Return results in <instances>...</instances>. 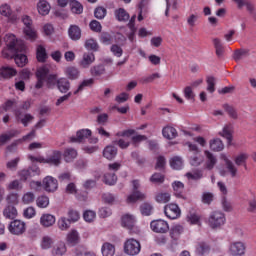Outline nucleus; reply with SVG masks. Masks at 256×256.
Here are the masks:
<instances>
[{"instance_id":"dca6fc26","label":"nucleus","mask_w":256,"mask_h":256,"mask_svg":"<svg viewBox=\"0 0 256 256\" xmlns=\"http://www.w3.org/2000/svg\"><path fill=\"white\" fill-rule=\"evenodd\" d=\"M68 35L72 41L81 39V28L77 25H71L68 29Z\"/></svg>"},{"instance_id":"37998d69","label":"nucleus","mask_w":256,"mask_h":256,"mask_svg":"<svg viewBox=\"0 0 256 256\" xmlns=\"http://www.w3.org/2000/svg\"><path fill=\"white\" fill-rule=\"evenodd\" d=\"M209 251H211V248L205 242L199 243L196 247V255H200V256L207 255Z\"/></svg>"},{"instance_id":"ddd939ff","label":"nucleus","mask_w":256,"mask_h":256,"mask_svg":"<svg viewBox=\"0 0 256 256\" xmlns=\"http://www.w3.org/2000/svg\"><path fill=\"white\" fill-rule=\"evenodd\" d=\"M232 3H235L237 9H243V7H246V11L250 13V15H253L255 13V4L251 0H231Z\"/></svg>"},{"instance_id":"5fc2aeb1","label":"nucleus","mask_w":256,"mask_h":256,"mask_svg":"<svg viewBox=\"0 0 256 256\" xmlns=\"http://www.w3.org/2000/svg\"><path fill=\"white\" fill-rule=\"evenodd\" d=\"M67 241L71 245H76V243L79 242V233L77 231L72 230L70 233L67 235Z\"/></svg>"},{"instance_id":"680f3d73","label":"nucleus","mask_w":256,"mask_h":256,"mask_svg":"<svg viewBox=\"0 0 256 256\" xmlns=\"http://www.w3.org/2000/svg\"><path fill=\"white\" fill-rule=\"evenodd\" d=\"M142 215L149 216L153 213V206L149 203H143L140 207Z\"/></svg>"},{"instance_id":"09e8293b","label":"nucleus","mask_w":256,"mask_h":256,"mask_svg":"<svg viewBox=\"0 0 256 256\" xmlns=\"http://www.w3.org/2000/svg\"><path fill=\"white\" fill-rule=\"evenodd\" d=\"M84 46L86 49H88V51H99V44L95 39L90 38L86 40Z\"/></svg>"},{"instance_id":"9b49d317","label":"nucleus","mask_w":256,"mask_h":256,"mask_svg":"<svg viewBox=\"0 0 256 256\" xmlns=\"http://www.w3.org/2000/svg\"><path fill=\"white\" fill-rule=\"evenodd\" d=\"M42 185L47 193H55L59 188V182L53 176H47L43 179Z\"/></svg>"},{"instance_id":"0e129e2a","label":"nucleus","mask_w":256,"mask_h":256,"mask_svg":"<svg viewBox=\"0 0 256 256\" xmlns=\"http://www.w3.org/2000/svg\"><path fill=\"white\" fill-rule=\"evenodd\" d=\"M165 165H167V160L164 158V156H158L156 159L155 169L163 171V169H165Z\"/></svg>"},{"instance_id":"3c124183","label":"nucleus","mask_w":256,"mask_h":256,"mask_svg":"<svg viewBox=\"0 0 256 256\" xmlns=\"http://www.w3.org/2000/svg\"><path fill=\"white\" fill-rule=\"evenodd\" d=\"M247 55H249V50L247 49L235 50L233 54V59L234 61H241V59H243V57H247Z\"/></svg>"},{"instance_id":"de8ad7c7","label":"nucleus","mask_w":256,"mask_h":256,"mask_svg":"<svg viewBox=\"0 0 256 256\" xmlns=\"http://www.w3.org/2000/svg\"><path fill=\"white\" fill-rule=\"evenodd\" d=\"M223 109L226 111V113H228L231 119H239V114L237 113V109H235V107L229 104H224Z\"/></svg>"},{"instance_id":"2f4dec72","label":"nucleus","mask_w":256,"mask_h":256,"mask_svg":"<svg viewBox=\"0 0 256 256\" xmlns=\"http://www.w3.org/2000/svg\"><path fill=\"white\" fill-rule=\"evenodd\" d=\"M162 135L165 139H175V137H177V129L171 126H166L162 130Z\"/></svg>"},{"instance_id":"72a5a7b5","label":"nucleus","mask_w":256,"mask_h":256,"mask_svg":"<svg viewBox=\"0 0 256 256\" xmlns=\"http://www.w3.org/2000/svg\"><path fill=\"white\" fill-rule=\"evenodd\" d=\"M247 159H249V154L240 153L234 158V163L238 167H241V165H244V167H247Z\"/></svg>"},{"instance_id":"052dcab7","label":"nucleus","mask_w":256,"mask_h":256,"mask_svg":"<svg viewBox=\"0 0 256 256\" xmlns=\"http://www.w3.org/2000/svg\"><path fill=\"white\" fill-rule=\"evenodd\" d=\"M35 201V194L33 192H27L22 197L24 205H31Z\"/></svg>"},{"instance_id":"4be33fe9","label":"nucleus","mask_w":256,"mask_h":256,"mask_svg":"<svg viewBox=\"0 0 256 256\" xmlns=\"http://www.w3.org/2000/svg\"><path fill=\"white\" fill-rule=\"evenodd\" d=\"M122 225L131 231L135 227V217L130 214L122 216Z\"/></svg>"},{"instance_id":"f03ea898","label":"nucleus","mask_w":256,"mask_h":256,"mask_svg":"<svg viewBox=\"0 0 256 256\" xmlns=\"http://www.w3.org/2000/svg\"><path fill=\"white\" fill-rule=\"evenodd\" d=\"M225 214L221 211H213L208 218V225L211 229H219L225 225Z\"/></svg>"},{"instance_id":"c756f323","label":"nucleus","mask_w":256,"mask_h":256,"mask_svg":"<svg viewBox=\"0 0 256 256\" xmlns=\"http://www.w3.org/2000/svg\"><path fill=\"white\" fill-rule=\"evenodd\" d=\"M16 119L22 123V125H24V127H27V125H29V123H31V121H33V119H35V117H33V115L31 114H21V113H16Z\"/></svg>"},{"instance_id":"7ed1b4c3","label":"nucleus","mask_w":256,"mask_h":256,"mask_svg":"<svg viewBox=\"0 0 256 256\" xmlns=\"http://www.w3.org/2000/svg\"><path fill=\"white\" fill-rule=\"evenodd\" d=\"M22 22L24 24V35L29 41H35L37 39V31L33 27V20L29 16H23Z\"/></svg>"},{"instance_id":"f704fd0d","label":"nucleus","mask_w":256,"mask_h":256,"mask_svg":"<svg viewBox=\"0 0 256 256\" xmlns=\"http://www.w3.org/2000/svg\"><path fill=\"white\" fill-rule=\"evenodd\" d=\"M63 157H64L66 163H71V161H73V159L77 158V150H75L73 148H68L64 151Z\"/></svg>"},{"instance_id":"1a4fd4ad","label":"nucleus","mask_w":256,"mask_h":256,"mask_svg":"<svg viewBox=\"0 0 256 256\" xmlns=\"http://www.w3.org/2000/svg\"><path fill=\"white\" fill-rule=\"evenodd\" d=\"M93 63H95V54L93 52H85L78 61V66L80 69H89Z\"/></svg>"},{"instance_id":"5701e85b","label":"nucleus","mask_w":256,"mask_h":256,"mask_svg":"<svg viewBox=\"0 0 256 256\" xmlns=\"http://www.w3.org/2000/svg\"><path fill=\"white\" fill-rule=\"evenodd\" d=\"M57 87L60 93H67L71 89V83L67 78H60L57 80Z\"/></svg>"},{"instance_id":"c85d7f7f","label":"nucleus","mask_w":256,"mask_h":256,"mask_svg":"<svg viewBox=\"0 0 256 256\" xmlns=\"http://www.w3.org/2000/svg\"><path fill=\"white\" fill-rule=\"evenodd\" d=\"M204 153H205L206 159H207L205 167H206V169L211 171V169H213V167H215V165H217V158L215 156H213L211 154V152H209V151H205Z\"/></svg>"},{"instance_id":"774afa93","label":"nucleus","mask_w":256,"mask_h":256,"mask_svg":"<svg viewBox=\"0 0 256 256\" xmlns=\"http://www.w3.org/2000/svg\"><path fill=\"white\" fill-rule=\"evenodd\" d=\"M150 181L151 183H164L165 181V176L161 173H154L151 177H150Z\"/></svg>"},{"instance_id":"c03bdc74","label":"nucleus","mask_w":256,"mask_h":256,"mask_svg":"<svg viewBox=\"0 0 256 256\" xmlns=\"http://www.w3.org/2000/svg\"><path fill=\"white\" fill-rule=\"evenodd\" d=\"M70 9L72 13H75L76 15H81V13H83V5L77 0L70 1Z\"/></svg>"},{"instance_id":"9d476101","label":"nucleus","mask_w":256,"mask_h":256,"mask_svg":"<svg viewBox=\"0 0 256 256\" xmlns=\"http://www.w3.org/2000/svg\"><path fill=\"white\" fill-rule=\"evenodd\" d=\"M63 161V152L59 150H54L52 153L46 158V164L51 165L53 167H59Z\"/></svg>"},{"instance_id":"423d86ee","label":"nucleus","mask_w":256,"mask_h":256,"mask_svg":"<svg viewBox=\"0 0 256 256\" xmlns=\"http://www.w3.org/2000/svg\"><path fill=\"white\" fill-rule=\"evenodd\" d=\"M124 251L126 255H139L141 251V244L135 239H129L124 244Z\"/></svg>"},{"instance_id":"8fccbe9b","label":"nucleus","mask_w":256,"mask_h":256,"mask_svg":"<svg viewBox=\"0 0 256 256\" xmlns=\"http://www.w3.org/2000/svg\"><path fill=\"white\" fill-rule=\"evenodd\" d=\"M186 177L192 181H199V179L203 178V172L201 170H195L193 172L186 173Z\"/></svg>"},{"instance_id":"6e6d98bb","label":"nucleus","mask_w":256,"mask_h":256,"mask_svg":"<svg viewBox=\"0 0 256 256\" xmlns=\"http://www.w3.org/2000/svg\"><path fill=\"white\" fill-rule=\"evenodd\" d=\"M71 225V222L69 221V219L62 217L58 220V228L61 231H67V229H69Z\"/></svg>"},{"instance_id":"39448f33","label":"nucleus","mask_w":256,"mask_h":256,"mask_svg":"<svg viewBox=\"0 0 256 256\" xmlns=\"http://www.w3.org/2000/svg\"><path fill=\"white\" fill-rule=\"evenodd\" d=\"M8 231L11 233V235H16L19 237L23 235L25 231H27V224L21 220H14L10 222Z\"/></svg>"},{"instance_id":"4c0bfd02","label":"nucleus","mask_w":256,"mask_h":256,"mask_svg":"<svg viewBox=\"0 0 256 256\" xmlns=\"http://www.w3.org/2000/svg\"><path fill=\"white\" fill-rule=\"evenodd\" d=\"M210 149L212 151H223V149H225V145H223V141H221V139L216 138L214 140L210 141Z\"/></svg>"},{"instance_id":"7c9ffc66","label":"nucleus","mask_w":256,"mask_h":256,"mask_svg":"<svg viewBox=\"0 0 256 256\" xmlns=\"http://www.w3.org/2000/svg\"><path fill=\"white\" fill-rule=\"evenodd\" d=\"M183 231H184L183 226L179 224L173 226L170 230L171 239H173L174 241H177L179 237H181Z\"/></svg>"},{"instance_id":"c9c22d12","label":"nucleus","mask_w":256,"mask_h":256,"mask_svg":"<svg viewBox=\"0 0 256 256\" xmlns=\"http://www.w3.org/2000/svg\"><path fill=\"white\" fill-rule=\"evenodd\" d=\"M232 133L233 127L231 125H226L223 128L222 133H220L222 137H225V139H227L229 145H231V141H233Z\"/></svg>"},{"instance_id":"a878e982","label":"nucleus","mask_w":256,"mask_h":256,"mask_svg":"<svg viewBox=\"0 0 256 256\" xmlns=\"http://www.w3.org/2000/svg\"><path fill=\"white\" fill-rule=\"evenodd\" d=\"M101 253L103 256H115V245L105 242L101 247Z\"/></svg>"},{"instance_id":"4d7b16f0","label":"nucleus","mask_w":256,"mask_h":256,"mask_svg":"<svg viewBox=\"0 0 256 256\" xmlns=\"http://www.w3.org/2000/svg\"><path fill=\"white\" fill-rule=\"evenodd\" d=\"M206 83H207V91L209 93H215V83H216L215 77L208 76L206 78Z\"/></svg>"},{"instance_id":"e2e57ef3","label":"nucleus","mask_w":256,"mask_h":256,"mask_svg":"<svg viewBox=\"0 0 256 256\" xmlns=\"http://www.w3.org/2000/svg\"><path fill=\"white\" fill-rule=\"evenodd\" d=\"M37 79L47 80L49 76V69L47 67H41L36 72Z\"/></svg>"},{"instance_id":"2eb2a0df","label":"nucleus","mask_w":256,"mask_h":256,"mask_svg":"<svg viewBox=\"0 0 256 256\" xmlns=\"http://www.w3.org/2000/svg\"><path fill=\"white\" fill-rule=\"evenodd\" d=\"M174 195L178 199H185V195H183V191H185V185L181 181H175L172 184Z\"/></svg>"},{"instance_id":"a19ab883","label":"nucleus","mask_w":256,"mask_h":256,"mask_svg":"<svg viewBox=\"0 0 256 256\" xmlns=\"http://www.w3.org/2000/svg\"><path fill=\"white\" fill-rule=\"evenodd\" d=\"M94 83H95V80L93 78L83 80L81 84L78 86V88L74 91V95L81 93V91H83L85 87H92Z\"/></svg>"},{"instance_id":"a211bd4d","label":"nucleus","mask_w":256,"mask_h":256,"mask_svg":"<svg viewBox=\"0 0 256 256\" xmlns=\"http://www.w3.org/2000/svg\"><path fill=\"white\" fill-rule=\"evenodd\" d=\"M40 225L42 227H53L55 225V217L52 214H43L40 217Z\"/></svg>"},{"instance_id":"412c9836","label":"nucleus","mask_w":256,"mask_h":256,"mask_svg":"<svg viewBox=\"0 0 256 256\" xmlns=\"http://www.w3.org/2000/svg\"><path fill=\"white\" fill-rule=\"evenodd\" d=\"M80 74H81V72H79V69L75 66L67 67L66 70H65V75L71 81H75V79H79Z\"/></svg>"},{"instance_id":"473e14b6","label":"nucleus","mask_w":256,"mask_h":256,"mask_svg":"<svg viewBox=\"0 0 256 256\" xmlns=\"http://www.w3.org/2000/svg\"><path fill=\"white\" fill-rule=\"evenodd\" d=\"M103 183L105 185H115L117 183V175L115 172H107L103 176Z\"/></svg>"},{"instance_id":"aec40b11","label":"nucleus","mask_w":256,"mask_h":256,"mask_svg":"<svg viewBox=\"0 0 256 256\" xmlns=\"http://www.w3.org/2000/svg\"><path fill=\"white\" fill-rule=\"evenodd\" d=\"M224 161H225V165H226V169L228 171V173H230L232 178L237 177V166H235V164L233 163V161L229 160V158H227V156L223 157Z\"/></svg>"},{"instance_id":"6e6552de","label":"nucleus","mask_w":256,"mask_h":256,"mask_svg":"<svg viewBox=\"0 0 256 256\" xmlns=\"http://www.w3.org/2000/svg\"><path fill=\"white\" fill-rule=\"evenodd\" d=\"M164 213L168 219H179L181 217V209L175 203H170L164 207Z\"/></svg>"},{"instance_id":"f257e3e1","label":"nucleus","mask_w":256,"mask_h":256,"mask_svg":"<svg viewBox=\"0 0 256 256\" xmlns=\"http://www.w3.org/2000/svg\"><path fill=\"white\" fill-rule=\"evenodd\" d=\"M4 41L7 48L2 51V55L5 59H13V56L16 53L25 51V44L23 41L17 40L13 34H6Z\"/></svg>"},{"instance_id":"0eeeda50","label":"nucleus","mask_w":256,"mask_h":256,"mask_svg":"<svg viewBox=\"0 0 256 256\" xmlns=\"http://www.w3.org/2000/svg\"><path fill=\"white\" fill-rule=\"evenodd\" d=\"M150 227L154 233H168L169 232V223L165 220H153L150 223Z\"/></svg>"},{"instance_id":"f8f14e48","label":"nucleus","mask_w":256,"mask_h":256,"mask_svg":"<svg viewBox=\"0 0 256 256\" xmlns=\"http://www.w3.org/2000/svg\"><path fill=\"white\" fill-rule=\"evenodd\" d=\"M247 246L243 242H232L229 246V253L232 256H243L245 255V251Z\"/></svg>"},{"instance_id":"ea45409f","label":"nucleus","mask_w":256,"mask_h":256,"mask_svg":"<svg viewBox=\"0 0 256 256\" xmlns=\"http://www.w3.org/2000/svg\"><path fill=\"white\" fill-rule=\"evenodd\" d=\"M155 201L157 203H169L171 201V194L169 192H160L156 194Z\"/></svg>"},{"instance_id":"a18cd8bd","label":"nucleus","mask_w":256,"mask_h":256,"mask_svg":"<svg viewBox=\"0 0 256 256\" xmlns=\"http://www.w3.org/2000/svg\"><path fill=\"white\" fill-rule=\"evenodd\" d=\"M3 213L6 219H15L17 217V208L15 206H7Z\"/></svg>"},{"instance_id":"e433bc0d","label":"nucleus","mask_w":256,"mask_h":256,"mask_svg":"<svg viewBox=\"0 0 256 256\" xmlns=\"http://www.w3.org/2000/svg\"><path fill=\"white\" fill-rule=\"evenodd\" d=\"M212 41H213L214 48L216 50L217 57H221L225 53V48L223 47V43L221 42V39L214 38Z\"/></svg>"},{"instance_id":"bf43d9fd","label":"nucleus","mask_w":256,"mask_h":256,"mask_svg":"<svg viewBox=\"0 0 256 256\" xmlns=\"http://www.w3.org/2000/svg\"><path fill=\"white\" fill-rule=\"evenodd\" d=\"M81 218L77 210L70 209L68 211V221L70 223H77V221Z\"/></svg>"},{"instance_id":"79ce46f5","label":"nucleus","mask_w":256,"mask_h":256,"mask_svg":"<svg viewBox=\"0 0 256 256\" xmlns=\"http://www.w3.org/2000/svg\"><path fill=\"white\" fill-rule=\"evenodd\" d=\"M12 59H14L16 65L18 67H25L27 63V56L25 54H18L12 56Z\"/></svg>"},{"instance_id":"69168bd1","label":"nucleus","mask_w":256,"mask_h":256,"mask_svg":"<svg viewBox=\"0 0 256 256\" xmlns=\"http://www.w3.org/2000/svg\"><path fill=\"white\" fill-rule=\"evenodd\" d=\"M197 21H199V14H190L187 17V25L190 27H195L197 25Z\"/></svg>"},{"instance_id":"338daca9","label":"nucleus","mask_w":256,"mask_h":256,"mask_svg":"<svg viewBox=\"0 0 256 256\" xmlns=\"http://www.w3.org/2000/svg\"><path fill=\"white\" fill-rule=\"evenodd\" d=\"M106 15H107V9L103 7H97L94 11V17H96V19H105Z\"/></svg>"},{"instance_id":"58836bf2","label":"nucleus","mask_w":256,"mask_h":256,"mask_svg":"<svg viewBox=\"0 0 256 256\" xmlns=\"http://www.w3.org/2000/svg\"><path fill=\"white\" fill-rule=\"evenodd\" d=\"M114 15L117 21H129V13L123 8L115 10Z\"/></svg>"},{"instance_id":"13d9d810","label":"nucleus","mask_w":256,"mask_h":256,"mask_svg":"<svg viewBox=\"0 0 256 256\" xmlns=\"http://www.w3.org/2000/svg\"><path fill=\"white\" fill-rule=\"evenodd\" d=\"M13 13V10H11V6H9V4H2L0 6V14L3 17H11Z\"/></svg>"},{"instance_id":"49530a36","label":"nucleus","mask_w":256,"mask_h":256,"mask_svg":"<svg viewBox=\"0 0 256 256\" xmlns=\"http://www.w3.org/2000/svg\"><path fill=\"white\" fill-rule=\"evenodd\" d=\"M36 205L40 209H46V207H49V197L46 195H41L36 199Z\"/></svg>"},{"instance_id":"393cba45","label":"nucleus","mask_w":256,"mask_h":256,"mask_svg":"<svg viewBox=\"0 0 256 256\" xmlns=\"http://www.w3.org/2000/svg\"><path fill=\"white\" fill-rule=\"evenodd\" d=\"M19 133H21L18 130H11L9 132H7L6 134H2L0 136V147L2 145H5V143H7V141H11V139H13V137H17V135H19Z\"/></svg>"},{"instance_id":"6ab92c4d","label":"nucleus","mask_w":256,"mask_h":256,"mask_svg":"<svg viewBox=\"0 0 256 256\" xmlns=\"http://www.w3.org/2000/svg\"><path fill=\"white\" fill-rule=\"evenodd\" d=\"M105 65L103 64H96L90 68V74L92 77H101L106 73Z\"/></svg>"},{"instance_id":"4468645a","label":"nucleus","mask_w":256,"mask_h":256,"mask_svg":"<svg viewBox=\"0 0 256 256\" xmlns=\"http://www.w3.org/2000/svg\"><path fill=\"white\" fill-rule=\"evenodd\" d=\"M91 137V130L81 129L76 132V136L70 138L71 143H83L85 139Z\"/></svg>"},{"instance_id":"603ef678","label":"nucleus","mask_w":256,"mask_h":256,"mask_svg":"<svg viewBox=\"0 0 256 256\" xmlns=\"http://www.w3.org/2000/svg\"><path fill=\"white\" fill-rule=\"evenodd\" d=\"M170 166L172 169L179 170L183 167V159L179 156H175L170 160Z\"/></svg>"},{"instance_id":"f3484780","label":"nucleus","mask_w":256,"mask_h":256,"mask_svg":"<svg viewBox=\"0 0 256 256\" xmlns=\"http://www.w3.org/2000/svg\"><path fill=\"white\" fill-rule=\"evenodd\" d=\"M0 75L4 79H11V77H15V75H17V70L11 66H3L0 69Z\"/></svg>"},{"instance_id":"b1692460","label":"nucleus","mask_w":256,"mask_h":256,"mask_svg":"<svg viewBox=\"0 0 256 256\" xmlns=\"http://www.w3.org/2000/svg\"><path fill=\"white\" fill-rule=\"evenodd\" d=\"M37 10L40 15H49V11H51V6L45 0H40L37 4Z\"/></svg>"},{"instance_id":"cd10ccee","label":"nucleus","mask_w":256,"mask_h":256,"mask_svg":"<svg viewBox=\"0 0 256 256\" xmlns=\"http://www.w3.org/2000/svg\"><path fill=\"white\" fill-rule=\"evenodd\" d=\"M36 57L39 63H45L47 61V50L43 45H38L36 48Z\"/></svg>"},{"instance_id":"bb28decb","label":"nucleus","mask_w":256,"mask_h":256,"mask_svg":"<svg viewBox=\"0 0 256 256\" xmlns=\"http://www.w3.org/2000/svg\"><path fill=\"white\" fill-rule=\"evenodd\" d=\"M103 156L109 161L117 157V148L115 146H106L103 151Z\"/></svg>"},{"instance_id":"20e7f679","label":"nucleus","mask_w":256,"mask_h":256,"mask_svg":"<svg viewBox=\"0 0 256 256\" xmlns=\"http://www.w3.org/2000/svg\"><path fill=\"white\" fill-rule=\"evenodd\" d=\"M132 184L133 192L127 197V203H137V201H143L144 199H146L147 195L139 191V187H141L139 180H134Z\"/></svg>"},{"instance_id":"864d4df0","label":"nucleus","mask_w":256,"mask_h":256,"mask_svg":"<svg viewBox=\"0 0 256 256\" xmlns=\"http://www.w3.org/2000/svg\"><path fill=\"white\" fill-rule=\"evenodd\" d=\"M53 238L51 236H43L41 240V247L43 249H51L53 247Z\"/></svg>"}]
</instances>
